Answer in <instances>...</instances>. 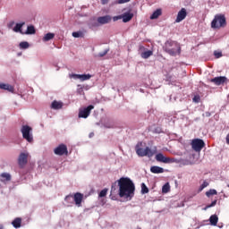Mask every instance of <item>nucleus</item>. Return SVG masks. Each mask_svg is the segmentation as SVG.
I'll return each mask as SVG.
<instances>
[{"label": "nucleus", "instance_id": "41", "mask_svg": "<svg viewBox=\"0 0 229 229\" xmlns=\"http://www.w3.org/2000/svg\"><path fill=\"white\" fill-rule=\"evenodd\" d=\"M206 187H208V182L207 181H204L203 183L200 185L199 191H203Z\"/></svg>", "mask_w": 229, "mask_h": 229}, {"label": "nucleus", "instance_id": "24", "mask_svg": "<svg viewBox=\"0 0 229 229\" xmlns=\"http://www.w3.org/2000/svg\"><path fill=\"white\" fill-rule=\"evenodd\" d=\"M219 221V217H217V215H212L209 217V222L212 226H217V222Z\"/></svg>", "mask_w": 229, "mask_h": 229}, {"label": "nucleus", "instance_id": "13", "mask_svg": "<svg viewBox=\"0 0 229 229\" xmlns=\"http://www.w3.org/2000/svg\"><path fill=\"white\" fill-rule=\"evenodd\" d=\"M185 17H187V9L182 8L177 13L175 22H182V21H183Z\"/></svg>", "mask_w": 229, "mask_h": 229}, {"label": "nucleus", "instance_id": "39", "mask_svg": "<svg viewBox=\"0 0 229 229\" xmlns=\"http://www.w3.org/2000/svg\"><path fill=\"white\" fill-rule=\"evenodd\" d=\"M107 193H108V189L105 188L104 190H102V191L99 192L98 197H100V198H105Z\"/></svg>", "mask_w": 229, "mask_h": 229}, {"label": "nucleus", "instance_id": "19", "mask_svg": "<svg viewBox=\"0 0 229 229\" xmlns=\"http://www.w3.org/2000/svg\"><path fill=\"white\" fill-rule=\"evenodd\" d=\"M26 22H21V23H16L14 28L13 29L15 33H21V35H24V32H22V26H24Z\"/></svg>", "mask_w": 229, "mask_h": 229}, {"label": "nucleus", "instance_id": "25", "mask_svg": "<svg viewBox=\"0 0 229 229\" xmlns=\"http://www.w3.org/2000/svg\"><path fill=\"white\" fill-rule=\"evenodd\" d=\"M62 106H64V104L62 102H58L56 100L53 101L51 104V107L54 110H60V108H62Z\"/></svg>", "mask_w": 229, "mask_h": 229}, {"label": "nucleus", "instance_id": "2", "mask_svg": "<svg viewBox=\"0 0 229 229\" xmlns=\"http://www.w3.org/2000/svg\"><path fill=\"white\" fill-rule=\"evenodd\" d=\"M164 50L165 53L170 55V56H176V55H180L182 53V47L176 41H166Z\"/></svg>", "mask_w": 229, "mask_h": 229}, {"label": "nucleus", "instance_id": "14", "mask_svg": "<svg viewBox=\"0 0 229 229\" xmlns=\"http://www.w3.org/2000/svg\"><path fill=\"white\" fill-rule=\"evenodd\" d=\"M98 19L100 26H103L104 24H110V22H112V16L110 15L100 16Z\"/></svg>", "mask_w": 229, "mask_h": 229}, {"label": "nucleus", "instance_id": "44", "mask_svg": "<svg viewBox=\"0 0 229 229\" xmlns=\"http://www.w3.org/2000/svg\"><path fill=\"white\" fill-rule=\"evenodd\" d=\"M200 99L199 96L197 95L193 97L192 101L193 103H199Z\"/></svg>", "mask_w": 229, "mask_h": 229}, {"label": "nucleus", "instance_id": "33", "mask_svg": "<svg viewBox=\"0 0 229 229\" xmlns=\"http://www.w3.org/2000/svg\"><path fill=\"white\" fill-rule=\"evenodd\" d=\"M216 195H217V191H216V190H214V189H210L209 191H208L206 192V196H207L208 198H210V196H216Z\"/></svg>", "mask_w": 229, "mask_h": 229}, {"label": "nucleus", "instance_id": "21", "mask_svg": "<svg viewBox=\"0 0 229 229\" xmlns=\"http://www.w3.org/2000/svg\"><path fill=\"white\" fill-rule=\"evenodd\" d=\"M150 172L154 174H160L164 173V169L160 166L154 165L150 167Z\"/></svg>", "mask_w": 229, "mask_h": 229}, {"label": "nucleus", "instance_id": "6", "mask_svg": "<svg viewBox=\"0 0 229 229\" xmlns=\"http://www.w3.org/2000/svg\"><path fill=\"white\" fill-rule=\"evenodd\" d=\"M191 148L193 151L199 153V151L205 148V141H203L201 139H194L191 141Z\"/></svg>", "mask_w": 229, "mask_h": 229}, {"label": "nucleus", "instance_id": "11", "mask_svg": "<svg viewBox=\"0 0 229 229\" xmlns=\"http://www.w3.org/2000/svg\"><path fill=\"white\" fill-rule=\"evenodd\" d=\"M28 164V154L21 152L18 157V165L20 167H24Z\"/></svg>", "mask_w": 229, "mask_h": 229}, {"label": "nucleus", "instance_id": "5", "mask_svg": "<svg viewBox=\"0 0 229 229\" xmlns=\"http://www.w3.org/2000/svg\"><path fill=\"white\" fill-rule=\"evenodd\" d=\"M136 153L138 157H148V158H151L155 155V152L149 147H146L145 148H136Z\"/></svg>", "mask_w": 229, "mask_h": 229}, {"label": "nucleus", "instance_id": "50", "mask_svg": "<svg viewBox=\"0 0 229 229\" xmlns=\"http://www.w3.org/2000/svg\"><path fill=\"white\" fill-rule=\"evenodd\" d=\"M13 24H15V23L13 21V22L9 23L8 27L12 28Z\"/></svg>", "mask_w": 229, "mask_h": 229}, {"label": "nucleus", "instance_id": "34", "mask_svg": "<svg viewBox=\"0 0 229 229\" xmlns=\"http://www.w3.org/2000/svg\"><path fill=\"white\" fill-rule=\"evenodd\" d=\"M92 75L90 74H81L80 80L81 81H87V80H90Z\"/></svg>", "mask_w": 229, "mask_h": 229}, {"label": "nucleus", "instance_id": "40", "mask_svg": "<svg viewBox=\"0 0 229 229\" xmlns=\"http://www.w3.org/2000/svg\"><path fill=\"white\" fill-rule=\"evenodd\" d=\"M77 94H79L80 96L85 94V92H83V87H81V85H78Z\"/></svg>", "mask_w": 229, "mask_h": 229}, {"label": "nucleus", "instance_id": "3", "mask_svg": "<svg viewBox=\"0 0 229 229\" xmlns=\"http://www.w3.org/2000/svg\"><path fill=\"white\" fill-rule=\"evenodd\" d=\"M211 28L213 30L226 28V17L225 14H216L213 21H211Z\"/></svg>", "mask_w": 229, "mask_h": 229}, {"label": "nucleus", "instance_id": "20", "mask_svg": "<svg viewBox=\"0 0 229 229\" xmlns=\"http://www.w3.org/2000/svg\"><path fill=\"white\" fill-rule=\"evenodd\" d=\"M0 89H2V90H8V92H13V90H15L13 86L4 83H0Z\"/></svg>", "mask_w": 229, "mask_h": 229}, {"label": "nucleus", "instance_id": "23", "mask_svg": "<svg viewBox=\"0 0 229 229\" xmlns=\"http://www.w3.org/2000/svg\"><path fill=\"white\" fill-rule=\"evenodd\" d=\"M102 126H104V128H115V123H114V120H107L106 122H104L102 123Z\"/></svg>", "mask_w": 229, "mask_h": 229}, {"label": "nucleus", "instance_id": "4", "mask_svg": "<svg viewBox=\"0 0 229 229\" xmlns=\"http://www.w3.org/2000/svg\"><path fill=\"white\" fill-rule=\"evenodd\" d=\"M21 131L22 133L23 139L27 140V142H33V128H31L30 125H22Z\"/></svg>", "mask_w": 229, "mask_h": 229}, {"label": "nucleus", "instance_id": "28", "mask_svg": "<svg viewBox=\"0 0 229 229\" xmlns=\"http://www.w3.org/2000/svg\"><path fill=\"white\" fill-rule=\"evenodd\" d=\"M55 38V33L48 32L43 37V42H49Z\"/></svg>", "mask_w": 229, "mask_h": 229}, {"label": "nucleus", "instance_id": "53", "mask_svg": "<svg viewBox=\"0 0 229 229\" xmlns=\"http://www.w3.org/2000/svg\"><path fill=\"white\" fill-rule=\"evenodd\" d=\"M21 55H22V53H19V54H18V56H21Z\"/></svg>", "mask_w": 229, "mask_h": 229}, {"label": "nucleus", "instance_id": "43", "mask_svg": "<svg viewBox=\"0 0 229 229\" xmlns=\"http://www.w3.org/2000/svg\"><path fill=\"white\" fill-rule=\"evenodd\" d=\"M81 74L72 73L70 74V78H73V80H80Z\"/></svg>", "mask_w": 229, "mask_h": 229}, {"label": "nucleus", "instance_id": "38", "mask_svg": "<svg viewBox=\"0 0 229 229\" xmlns=\"http://www.w3.org/2000/svg\"><path fill=\"white\" fill-rule=\"evenodd\" d=\"M216 205H217V199H215L210 204L207 205L204 208V210H208V208H212V207H216Z\"/></svg>", "mask_w": 229, "mask_h": 229}, {"label": "nucleus", "instance_id": "16", "mask_svg": "<svg viewBox=\"0 0 229 229\" xmlns=\"http://www.w3.org/2000/svg\"><path fill=\"white\" fill-rule=\"evenodd\" d=\"M89 29V30H96L97 28H99L100 23L98 21V19H91L89 20V23H88Z\"/></svg>", "mask_w": 229, "mask_h": 229}, {"label": "nucleus", "instance_id": "51", "mask_svg": "<svg viewBox=\"0 0 229 229\" xmlns=\"http://www.w3.org/2000/svg\"><path fill=\"white\" fill-rule=\"evenodd\" d=\"M94 137V132L89 133V139H92Z\"/></svg>", "mask_w": 229, "mask_h": 229}, {"label": "nucleus", "instance_id": "32", "mask_svg": "<svg viewBox=\"0 0 229 229\" xmlns=\"http://www.w3.org/2000/svg\"><path fill=\"white\" fill-rule=\"evenodd\" d=\"M169 191H171V186L169 185V182H166L162 187V192L164 194H167V192H169Z\"/></svg>", "mask_w": 229, "mask_h": 229}, {"label": "nucleus", "instance_id": "27", "mask_svg": "<svg viewBox=\"0 0 229 229\" xmlns=\"http://www.w3.org/2000/svg\"><path fill=\"white\" fill-rule=\"evenodd\" d=\"M35 33H37V30H35V26L30 25L27 27L25 35H35Z\"/></svg>", "mask_w": 229, "mask_h": 229}, {"label": "nucleus", "instance_id": "29", "mask_svg": "<svg viewBox=\"0 0 229 229\" xmlns=\"http://www.w3.org/2000/svg\"><path fill=\"white\" fill-rule=\"evenodd\" d=\"M141 58H144L145 60H148L149 56H153V51L147 50L140 54Z\"/></svg>", "mask_w": 229, "mask_h": 229}, {"label": "nucleus", "instance_id": "7", "mask_svg": "<svg viewBox=\"0 0 229 229\" xmlns=\"http://www.w3.org/2000/svg\"><path fill=\"white\" fill-rule=\"evenodd\" d=\"M156 160L157 162H162L163 164H174L178 162V159L174 157L171 158V157H165L164 154L162 153H158L157 155H156Z\"/></svg>", "mask_w": 229, "mask_h": 229}, {"label": "nucleus", "instance_id": "31", "mask_svg": "<svg viewBox=\"0 0 229 229\" xmlns=\"http://www.w3.org/2000/svg\"><path fill=\"white\" fill-rule=\"evenodd\" d=\"M110 51V48L105 49V51L98 53L95 55L96 58H103V56H106L108 55V52Z\"/></svg>", "mask_w": 229, "mask_h": 229}, {"label": "nucleus", "instance_id": "37", "mask_svg": "<svg viewBox=\"0 0 229 229\" xmlns=\"http://www.w3.org/2000/svg\"><path fill=\"white\" fill-rule=\"evenodd\" d=\"M64 201H66V203H74V196L72 195H67L64 198Z\"/></svg>", "mask_w": 229, "mask_h": 229}, {"label": "nucleus", "instance_id": "9", "mask_svg": "<svg viewBox=\"0 0 229 229\" xmlns=\"http://www.w3.org/2000/svg\"><path fill=\"white\" fill-rule=\"evenodd\" d=\"M55 155H57L58 157H64V155H68L69 150L67 149V145L65 144H60L58 147H56L54 149Z\"/></svg>", "mask_w": 229, "mask_h": 229}, {"label": "nucleus", "instance_id": "36", "mask_svg": "<svg viewBox=\"0 0 229 229\" xmlns=\"http://www.w3.org/2000/svg\"><path fill=\"white\" fill-rule=\"evenodd\" d=\"M19 46L20 49H28V47H30V43H28V41H22Z\"/></svg>", "mask_w": 229, "mask_h": 229}, {"label": "nucleus", "instance_id": "12", "mask_svg": "<svg viewBox=\"0 0 229 229\" xmlns=\"http://www.w3.org/2000/svg\"><path fill=\"white\" fill-rule=\"evenodd\" d=\"M226 77L225 76H219V77H215L213 79L210 80L211 83H214L215 85H225V81H226Z\"/></svg>", "mask_w": 229, "mask_h": 229}, {"label": "nucleus", "instance_id": "52", "mask_svg": "<svg viewBox=\"0 0 229 229\" xmlns=\"http://www.w3.org/2000/svg\"><path fill=\"white\" fill-rule=\"evenodd\" d=\"M0 229H4V227L3 226V225H0Z\"/></svg>", "mask_w": 229, "mask_h": 229}, {"label": "nucleus", "instance_id": "46", "mask_svg": "<svg viewBox=\"0 0 229 229\" xmlns=\"http://www.w3.org/2000/svg\"><path fill=\"white\" fill-rule=\"evenodd\" d=\"M214 55L216 58H221V56H223V54L221 52H215Z\"/></svg>", "mask_w": 229, "mask_h": 229}, {"label": "nucleus", "instance_id": "26", "mask_svg": "<svg viewBox=\"0 0 229 229\" xmlns=\"http://www.w3.org/2000/svg\"><path fill=\"white\" fill-rule=\"evenodd\" d=\"M162 15V9H157L152 15H150L151 21H155V19H158Z\"/></svg>", "mask_w": 229, "mask_h": 229}, {"label": "nucleus", "instance_id": "45", "mask_svg": "<svg viewBox=\"0 0 229 229\" xmlns=\"http://www.w3.org/2000/svg\"><path fill=\"white\" fill-rule=\"evenodd\" d=\"M122 19V15H118V16H114L113 17V21L114 22L117 21H121Z\"/></svg>", "mask_w": 229, "mask_h": 229}, {"label": "nucleus", "instance_id": "18", "mask_svg": "<svg viewBox=\"0 0 229 229\" xmlns=\"http://www.w3.org/2000/svg\"><path fill=\"white\" fill-rule=\"evenodd\" d=\"M123 22H130L131 19H133V13H124L122 14Z\"/></svg>", "mask_w": 229, "mask_h": 229}, {"label": "nucleus", "instance_id": "22", "mask_svg": "<svg viewBox=\"0 0 229 229\" xmlns=\"http://www.w3.org/2000/svg\"><path fill=\"white\" fill-rule=\"evenodd\" d=\"M12 225L13 228H21L22 225V218L21 217L14 218V220L12 222Z\"/></svg>", "mask_w": 229, "mask_h": 229}, {"label": "nucleus", "instance_id": "8", "mask_svg": "<svg viewBox=\"0 0 229 229\" xmlns=\"http://www.w3.org/2000/svg\"><path fill=\"white\" fill-rule=\"evenodd\" d=\"M94 110V106L89 105L87 107L80 109L79 111V117L82 119H87L90 115V112Z\"/></svg>", "mask_w": 229, "mask_h": 229}, {"label": "nucleus", "instance_id": "1", "mask_svg": "<svg viewBox=\"0 0 229 229\" xmlns=\"http://www.w3.org/2000/svg\"><path fill=\"white\" fill-rule=\"evenodd\" d=\"M119 197L131 200L135 196V183L128 177H122L118 181Z\"/></svg>", "mask_w": 229, "mask_h": 229}, {"label": "nucleus", "instance_id": "35", "mask_svg": "<svg viewBox=\"0 0 229 229\" xmlns=\"http://www.w3.org/2000/svg\"><path fill=\"white\" fill-rule=\"evenodd\" d=\"M149 192V189L148 186H146V183L142 182L141 183V194H148Z\"/></svg>", "mask_w": 229, "mask_h": 229}, {"label": "nucleus", "instance_id": "17", "mask_svg": "<svg viewBox=\"0 0 229 229\" xmlns=\"http://www.w3.org/2000/svg\"><path fill=\"white\" fill-rule=\"evenodd\" d=\"M12 181V175L8 173H3L0 175V182H2L3 183L6 182H11Z\"/></svg>", "mask_w": 229, "mask_h": 229}, {"label": "nucleus", "instance_id": "30", "mask_svg": "<svg viewBox=\"0 0 229 229\" xmlns=\"http://www.w3.org/2000/svg\"><path fill=\"white\" fill-rule=\"evenodd\" d=\"M72 37H74V38H83V37H85V34L83 33V31H75L72 32Z\"/></svg>", "mask_w": 229, "mask_h": 229}, {"label": "nucleus", "instance_id": "48", "mask_svg": "<svg viewBox=\"0 0 229 229\" xmlns=\"http://www.w3.org/2000/svg\"><path fill=\"white\" fill-rule=\"evenodd\" d=\"M205 115H206L207 117H210V115H212V114H211L210 112H206V113H205Z\"/></svg>", "mask_w": 229, "mask_h": 229}, {"label": "nucleus", "instance_id": "15", "mask_svg": "<svg viewBox=\"0 0 229 229\" xmlns=\"http://www.w3.org/2000/svg\"><path fill=\"white\" fill-rule=\"evenodd\" d=\"M73 201L77 207H81V202L83 201V194L77 192L73 195Z\"/></svg>", "mask_w": 229, "mask_h": 229}, {"label": "nucleus", "instance_id": "42", "mask_svg": "<svg viewBox=\"0 0 229 229\" xmlns=\"http://www.w3.org/2000/svg\"><path fill=\"white\" fill-rule=\"evenodd\" d=\"M124 3H130V0H116V4H124Z\"/></svg>", "mask_w": 229, "mask_h": 229}, {"label": "nucleus", "instance_id": "49", "mask_svg": "<svg viewBox=\"0 0 229 229\" xmlns=\"http://www.w3.org/2000/svg\"><path fill=\"white\" fill-rule=\"evenodd\" d=\"M225 140H226V144L229 145V133L226 135Z\"/></svg>", "mask_w": 229, "mask_h": 229}, {"label": "nucleus", "instance_id": "10", "mask_svg": "<svg viewBox=\"0 0 229 229\" xmlns=\"http://www.w3.org/2000/svg\"><path fill=\"white\" fill-rule=\"evenodd\" d=\"M110 199H113V201H117V199H119V189L117 188V182L113 183L111 186Z\"/></svg>", "mask_w": 229, "mask_h": 229}, {"label": "nucleus", "instance_id": "47", "mask_svg": "<svg viewBox=\"0 0 229 229\" xmlns=\"http://www.w3.org/2000/svg\"><path fill=\"white\" fill-rule=\"evenodd\" d=\"M102 4H108V0H101Z\"/></svg>", "mask_w": 229, "mask_h": 229}]
</instances>
